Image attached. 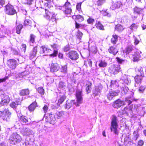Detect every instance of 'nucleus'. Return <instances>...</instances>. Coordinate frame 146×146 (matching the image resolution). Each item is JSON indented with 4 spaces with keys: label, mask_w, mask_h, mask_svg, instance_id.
I'll return each instance as SVG.
<instances>
[{
    "label": "nucleus",
    "mask_w": 146,
    "mask_h": 146,
    "mask_svg": "<svg viewBox=\"0 0 146 146\" xmlns=\"http://www.w3.org/2000/svg\"><path fill=\"white\" fill-rule=\"evenodd\" d=\"M29 94V91L28 89L23 90L20 92V94L21 96L27 95Z\"/></svg>",
    "instance_id": "obj_35"
},
{
    "label": "nucleus",
    "mask_w": 146,
    "mask_h": 146,
    "mask_svg": "<svg viewBox=\"0 0 146 146\" xmlns=\"http://www.w3.org/2000/svg\"><path fill=\"white\" fill-rule=\"evenodd\" d=\"M35 37V36L33 34H31L30 35V43L31 46H32L33 43L34 42Z\"/></svg>",
    "instance_id": "obj_39"
},
{
    "label": "nucleus",
    "mask_w": 146,
    "mask_h": 146,
    "mask_svg": "<svg viewBox=\"0 0 146 146\" xmlns=\"http://www.w3.org/2000/svg\"><path fill=\"white\" fill-rule=\"evenodd\" d=\"M22 140L21 137L17 133L12 134L10 136L9 142L11 144L15 145L19 143Z\"/></svg>",
    "instance_id": "obj_3"
},
{
    "label": "nucleus",
    "mask_w": 146,
    "mask_h": 146,
    "mask_svg": "<svg viewBox=\"0 0 146 146\" xmlns=\"http://www.w3.org/2000/svg\"><path fill=\"white\" fill-rule=\"evenodd\" d=\"M117 61L119 63H121L123 62L124 61V60L120 59L119 57L116 58Z\"/></svg>",
    "instance_id": "obj_59"
},
{
    "label": "nucleus",
    "mask_w": 146,
    "mask_h": 146,
    "mask_svg": "<svg viewBox=\"0 0 146 146\" xmlns=\"http://www.w3.org/2000/svg\"><path fill=\"white\" fill-rule=\"evenodd\" d=\"M119 81L123 84H125L127 85L129 84L131 82L129 76L125 74L122 75Z\"/></svg>",
    "instance_id": "obj_8"
},
{
    "label": "nucleus",
    "mask_w": 146,
    "mask_h": 146,
    "mask_svg": "<svg viewBox=\"0 0 146 146\" xmlns=\"http://www.w3.org/2000/svg\"><path fill=\"white\" fill-rule=\"evenodd\" d=\"M145 87L143 86H141L139 89V92L140 93H143L145 90Z\"/></svg>",
    "instance_id": "obj_58"
},
{
    "label": "nucleus",
    "mask_w": 146,
    "mask_h": 146,
    "mask_svg": "<svg viewBox=\"0 0 146 146\" xmlns=\"http://www.w3.org/2000/svg\"><path fill=\"white\" fill-rule=\"evenodd\" d=\"M122 5L121 2L120 1H118L112 3L111 8L113 10H115L116 9L119 8Z\"/></svg>",
    "instance_id": "obj_17"
},
{
    "label": "nucleus",
    "mask_w": 146,
    "mask_h": 146,
    "mask_svg": "<svg viewBox=\"0 0 146 146\" xmlns=\"http://www.w3.org/2000/svg\"><path fill=\"white\" fill-rule=\"evenodd\" d=\"M76 18L79 21H82L84 20V18L80 15L76 16Z\"/></svg>",
    "instance_id": "obj_50"
},
{
    "label": "nucleus",
    "mask_w": 146,
    "mask_h": 146,
    "mask_svg": "<svg viewBox=\"0 0 146 146\" xmlns=\"http://www.w3.org/2000/svg\"><path fill=\"white\" fill-rule=\"evenodd\" d=\"M138 25L135 24L133 23L130 26L129 28L131 30L135 31L138 28Z\"/></svg>",
    "instance_id": "obj_43"
},
{
    "label": "nucleus",
    "mask_w": 146,
    "mask_h": 146,
    "mask_svg": "<svg viewBox=\"0 0 146 146\" xmlns=\"http://www.w3.org/2000/svg\"><path fill=\"white\" fill-rule=\"evenodd\" d=\"M140 56L138 52H136L133 55V60L134 61H137L140 58Z\"/></svg>",
    "instance_id": "obj_26"
},
{
    "label": "nucleus",
    "mask_w": 146,
    "mask_h": 146,
    "mask_svg": "<svg viewBox=\"0 0 146 146\" xmlns=\"http://www.w3.org/2000/svg\"><path fill=\"white\" fill-rule=\"evenodd\" d=\"M115 46H111L108 49L109 52L110 53L115 55L118 52V50L116 49Z\"/></svg>",
    "instance_id": "obj_19"
},
{
    "label": "nucleus",
    "mask_w": 146,
    "mask_h": 146,
    "mask_svg": "<svg viewBox=\"0 0 146 146\" xmlns=\"http://www.w3.org/2000/svg\"><path fill=\"white\" fill-rule=\"evenodd\" d=\"M102 13L103 14V15L104 16H107L108 17H110L111 16V15L110 13H108L107 11H102Z\"/></svg>",
    "instance_id": "obj_48"
},
{
    "label": "nucleus",
    "mask_w": 146,
    "mask_h": 146,
    "mask_svg": "<svg viewBox=\"0 0 146 146\" xmlns=\"http://www.w3.org/2000/svg\"><path fill=\"white\" fill-rule=\"evenodd\" d=\"M125 101L128 103V105H129L130 104L132 101L131 100V98L129 97H126L125 98Z\"/></svg>",
    "instance_id": "obj_49"
},
{
    "label": "nucleus",
    "mask_w": 146,
    "mask_h": 146,
    "mask_svg": "<svg viewBox=\"0 0 146 146\" xmlns=\"http://www.w3.org/2000/svg\"><path fill=\"white\" fill-rule=\"evenodd\" d=\"M49 122L50 123L54 124L56 119L55 115L52 114H50L49 115Z\"/></svg>",
    "instance_id": "obj_22"
},
{
    "label": "nucleus",
    "mask_w": 146,
    "mask_h": 146,
    "mask_svg": "<svg viewBox=\"0 0 146 146\" xmlns=\"http://www.w3.org/2000/svg\"><path fill=\"white\" fill-rule=\"evenodd\" d=\"M36 127L38 128V130L40 132L42 131V127L39 124H38L36 125Z\"/></svg>",
    "instance_id": "obj_60"
},
{
    "label": "nucleus",
    "mask_w": 146,
    "mask_h": 146,
    "mask_svg": "<svg viewBox=\"0 0 146 146\" xmlns=\"http://www.w3.org/2000/svg\"><path fill=\"white\" fill-rule=\"evenodd\" d=\"M25 1L24 2L25 3L28 4H31L32 3L33 0H25Z\"/></svg>",
    "instance_id": "obj_63"
},
{
    "label": "nucleus",
    "mask_w": 146,
    "mask_h": 146,
    "mask_svg": "<svg viewBox=\"0 0 146 146\" xmlns=\"http://www.w3.org/2000/svg\"><path fill=\"white\" fill-rule=\"evenodd\" d=\"M61 72L64 74H66L67 72V66L65 65L62 66L60 69Z\"/></svg>",
    "instance_id": "obj_34"
},
{
    "label": "nucleus",
    "mask_w": 146,
    "mask_h": 146,
    "mask_svg": "<svg viewBox=\"0 0 146 146\" xmlns=\"http://www.w3.org/2000/svg\"><path fill=\"white\" fill-rule=\"evenodd\" d=\"M124 29L123 27L120 25H117L115 26V29L118 31L120 32L122 31Z\"/></svg>",
    "instance_id": "obj_40"
},
{
    "label": "nucleus",
    "mask_w": 146,
    "mask_h": 146,
    "mask_svg": "<svg viewBox=\"0 0 146 146\" xmlns=\"http://www.w3.org/2000/svg\"><path fill=\"white\" fill-rule=\"evenodd\" d=\"M82 35V33L81 32H80L79 31H78L77 33V36L78 38L79 39H80Z\"/></svg>",
    "instance_id": "obj_51"
},
{
    "label": "nucleus",
    "mask_w": 146,
    "mask_h": 146,
    "mask_svg": "<svg viewBox=\"0 0 146 146\" xmlns=\"http://www.w3.org/2000/svg\"><path fill=\"white\" fill-rule=\"evenodd\" d=\"M70 48L69 45H67L64 48V50L65 52H67L70 50Z\"/></svg>",
    "instance_id": "obj_57"
},
{
    "label": "nucleus",
    "mask_w": 146,
    "mask_h": 146,
    "mask_svg": "<svg viewBox=\"0 0 146 146\" xmlns=\"http://www.w3.org/2000/svg\"><path fill=\"white\" fill-rule=\"evenodd\" d=\"M139 137V134L137 131H134L132 136V140L136 141Z\"/></svg>",
    "instance_id": "obj_32"
},
{
    "label": "nucleus",
    "mask_w": 146,
    "mask_h": 146,
    "mask_svg": "<svg viewBox=\"0 0 146 146\" xmlns=\"http://www.w3.org/2000/svg\"><path fill=\"white\" fill-rule=\"evenodd\" d=\"M118 36L116 35H112V38L111 39V42L113 44H116L118 40Z\"/></svg>",
    "instance_id": "obj_29"
},
{
    "label": "nucleus",
    "mask_w": 146,
    "mask_h": 146,
    "mask_svg": "<svg viewBox=\"0 0 146 146\" xmlns=\"http://www.w3.org/2000/svg\"><path fill=\"white\" fill-rule=\"evenodd\" d=\"M31 131L29 128H26L24 129L23 131H22L23 134L24 135H29L31 133Z\"/></svg>",
    "instance_id": "obj_36"
},
{
    "label": "nucleus",
    "mask_w": 146,
    "mask_h": 146,
    "mask_svg": "<svg viewBox=\"0 0 146 146\" xmlns=\"http://www.w3.org/2000/svg\"><path fill=\"white\" fill-rule=\"evenodd\" d=\"M66 113V112L63 111H57L55 113V116L57 119H60L62 118Z\"/></svg>",
    "instance_id": "obj_16"
},
{
    "label": "nucleus",
    "mask_w": 146,
    "mask_h": 146,
    "mask_svg": "<svg viewBox=\"0 0 146 146\" xmlns=\"http://www.w3.org/2000/svg\"><path fill=\"white\" fill-rule=\"evenodd\" d=\"M8 66L12 69H15L17 65L16 60L14 59H10L8 60L7 62Z\"/></svg>",
    "instance_id": "obj_11"
},
{
    "label": "nucleus",
    "mask_w": 146,
    "mask_h": 146,
    "mask_svg": "<svg viewBox=\"0 0 146 146\" xmlns=\"http://www.w3.org/2000/svg\"><path fill=\"white\" fill-rule=\"evenodd\" d=\"M119 92V91L118 90L115 91L111 90L107 95L108 99L109 100H111L114 97L118 95Z\"/></svg>",
    "instance_id": "obj_10"
},
{
    "label": "nucleus",
    "mask_w": 146,
    "mask_h": 146,
    "mask_svg": "<svg viewBox=\"0 0 146 146\" xmlns=\"http://www.w3.org/2000/svg\"><path fill=\"white\" fill-rule=\"evenodd\" d=\"M143 77V76H141L137 75L135 77V81L136 83L135 84V87H137L138 86V85L139 84H140L142 79Z\"/></svg>",
    "instance_id": "obj_18"
},
{
    "label": "nucleus",
    "mask_w": 146,
    "mask_h": 146,
    "mask_svg": "<svg viewBox=\"0 0 146 146\" xmlns=\"http://www.w3.org/2000/svg\"><path fill=\"white\" fill-rule=\"evenodd\" d=\"M58 53V51L56 50H54V52L53 54H51L50 55V57H54L56 56L57 54Z\"/></svg>",
    "instance_id": "obj_53"
},
{
    "label": "nucleus",
    "mask_w": 146,
    "mask_h": 146,
    "mask_svg": "<svg viewBox=\"0 0 146 146\" xmlns=\"http://www.w3.org/2000/svg\"><path fill=\"white\" fill-rule=\"evenodd\" d=\"M102 85H99L96 88V91L98 92H100V91L102 89Z\"/></svg>",
    "instance_id": "obj_54"
},
{
    "label": "nucleus",
    "mask_w": 146,
    "mask_h": 146,
    "mask_svg": "<svg viewBox=\"0 0 146 146\" xmlns=\"http://www.w3.org/2000/svg\"><path fill=\"white\" fill-rule=\"evenodd\" d=\"M65 8L64 12L65 14L67 16L71 17L72 16V10L71 9V5L68 2L66 3L64 5V6Z\"/></svg>",
    "instance_id": "obj_7"
},
{
    "label": "nucleus",
    "mask_w": 146,
    "mask_h": 146,
    "mask_svg": "<svg viewBox=\"0 0 146 146\" xmlns=\"http://www.w3.org/2000/svg\"><path fill=\"white\" fill-rule=\"evenodd\" d=\"M37 46L34 47L33 50L30 52L29 58L31 60H34L35 59L36 54L37 52Z\"/></svg>",
    "instance_id": "obj_14"
},
{
    "label": "nucleus",
    "mask_w": 146,
    "mask_h": 146,
    "mask_svg": "<svg viewBox=\"0 0 146 146\" xmlns=\"http://www.w3.org/2000/svg\"><path fill=\"white\" fill-rule=\"evenodd\" d=\"M90 50L94 53H96L97 51V48L94 46H93L90 48Z\"/></svg>",
    "instance_id": "obj_47"
},
{
    "label": "nucleus",
    "mask_w": 146,
    "mask_h": 146,
    "mask_svg": "<svg viewBox=\"0 0 146 146\" xmlns=\"http://www.w3.org/2000/svg\"><path fill=\"white\" fill-rule=\"evenodd\" d=\"M11 113L8 108L0 111V117L3 120L8 121L11 116Z\"/></svg>",
    "instance_id": "obj_2"
},
{
    "label": "nucleus",
    "mask_w": 146,
    "mask_h": 146,
    "mask_svg": "<svg viewBox=\"0 0 146 146\" xmlns=\"http://www.w3.org/2000/svg\"><path fill=\"white\" fill-rule=\"evenodd\" d=\"M20 103L21 102H20V100H19L18 102L16 101V102H12L10 104V106L11 107L13 108H15L17 107V105L20 104Z\"/></svg>",
    "instance_id": "obj_37"
},
{
    "label": "nucleus",
    "mask_w": 146,
    "mask_h": 146,
    "mask_svg": "<svg viewBox=\"0 0 146 146\" xmlns=\"http://www.w3.org/2000/svg\"><path fill=\"white\" fill-rule=\"evenodd\" d=\"M36 104V103L35 102H34L29 106L28 109L31 112L34 110L37 106Z\"/></svg>",
    "instance_id": "obj_23"
},
{
    "label": "nucleus",
    "mask_w": 146,
    "mask_h": 146,
    "mask_svg": "<svg viewBox=\"0 0 146 146\" xmlns=\"http://www.w3.org/2000/svg\"><path fill=\"white\" fill-rule=\"evenodd\" d=\"M129 134L127 135L124 139V142L125 144H127L129 143V142H131L132 140L130 138Z\"/></svg>",
    "instance_id": "obj_27"
},
{
    "label": "nucleus",
    "mask_w": 146,
    "mask_h": 146,
    "mask_svg": "<svg viewBox=\"0 0 146 146\" xmlns=\"http://www.w3.org/2000/svg\"><path fill=\"white\" fill-rule=\"evenodd\" d=\"M94 21V19L90 18L88 19L87 20V21L88 22V23L90 24H92Z\"/></svg>",
    "instance_id": "obj_56"
},
{
    "label": "nucleus",
    "mask_w": 146,
    "mask_h": 146,
    "mask_svg": "<svg viewBox=\"0 0 146 146\" xmlns=\"http://www.w3.org/2000/svg\"><path fill=\"white\" fill-rule=\"evenodd\" d=\"M138 71L140 72L141 74V76H144L143 72V68L141 67H140L138 69Z\"/></svg>",
    "instance_id": "obj_52"
},
{
    "label": "nucleus",
    "mask_w": 146,
    "mask_h": 146,
    "mask_svg": "<svg viewBox=\"0 0 146 146\" xmlns=\"http://www.w3.org/2000/svg\"><path fill=\"white\" fill-rule=\"evenodd\" d=\"M1 101L0 102V105H5L8 104L10 100L8 95L6 94H2L1 96Z\"/></svg>",
    "instance_id": "obj_9"
},
{
    "label": "nucleus",
    "mask_w": 146,
    "mask_h": 146,
    "mask_svg": "<svg viewBox=\"0 0 146 146\" xmlns=\"http://www.w3.org/2000/svg\"><path fill=\"white\" fill-rule=\"evenodd\" d=\"M17 115L18 117H20V119L21 121L23 122L26 123L28 122V118L24 116H21L20 115V111H17Z\"/></svg>",
    "instance_id": "obj_21"
},
{
    "label": "nucleus",
    "mask_w": 146,
    "mask_h": 146,
    "mask_svg": "<svg viewBox=\"0 0 146 146\" xmlns=\"http://www.w3.org/2000/svg\"><path fill=\"white\" fill-rule=\"evenodd\" d=\"M99 66L101 67H106L107 65V63L104 61H101L99 63Z\"/></svg>",
    "instance_id": "obj_42"
},
{
    "label": "nucleus",
    "mask_w": 146,
    "mask_h": 146,
    "mask_svg": "<svg viewBox=\"0 0 146 146\" xmlns=\"http://www.w3.org/2000/svg\"><path fill=\"white\" fill-rule=\"evenodd\" d=\"M117 86V81L116 80H112L111 81L110 87L111 88H114Z\"/></svg>",
    "instance_id": "obj_41"
},
{
    "label": "nucleus",
    "mask_w": 146,
    "mask_h": 146,
    "mask_svg": "<svg viewBox=\"0 0 146 146\" xmlns=\"http://www.w3.org/2000/svg\"><path fill=\"white\" fill-rule=\"evenodd\" d=\"M143 11L142 9L139 8L137 7H135L134 8V12L138 14H140Z\"/></svg>",
    "instance_id": "obj_30"
},
{
    "label": "nucleus",
    "mask_w": 146,
    "mask_h": 146,
    "mask_svg": "<svg viewBox=\"0 0 146 146\" xmlns=\"http://www.w3.org/2000/svg\"><path fill=\"white\" fill-rule=\"evenodd\" d=\"M43 110L44 111V113H46L48 109V107L46 105L44 106V107H43Z\"/></svg>",
    "instance_id": "obj_64"
},
{
    "label": "nucleus",
    "mask_w": 146,
    "mask_h": 146,
    "mask_svg": "<svg viewBox=\"0 0 146 146\" xmlns=\"http://www.w3.org/2000/svg\"><path fill=\"white\" fill-rule=\"evenodd\" d=\"M66 98L65 96L63 95L61 96L58 100V102L57 103L58 106H59L60 104H62Z\"/></svg>",
    "instance_id": "obj_31"
},
{
    "label": "nucleus",
    "mask_w": 146,
    "mask_h": 146,
    "mask_svg": "<svg viewBox=\"0 0 146 146\" xmlns=\"http://www.w3.org/2000/svg\"><path fill=\"white\" fill-rule=\"evenodd\" d=\"M23 26L21 24H19L17 25L16 27V33L18 34H20Z\"/></svg>",
    "instance_id": "obj_33"
},
{
    "label": "nucleus",
    "mask_w": 146,
    "mask_h": 146,
    "mask_svg": "<svg viewBox=\"0 0 146 146\" xmlns=\"http://www.w3.org/2000/svg\"><path fill=\"white\" fill-rule=\"evenodd\" d=\"M118 125L117 119L115 116H113L111 119L110 129L111 131H113L115 134H117L118 132L117 130Z\"/></svg>",
    "instance_id": "obj_4"
},
{
    "label": "nucleus",
    "mask_w": 146,
    "mask_h": 146,
    "mask_svg": "<svg viewBox=\"0 0 146 146\" xmlns=\"http://www.w3.org/2000/svg\"><path fill=\"white\" fill-rule=\"evenodd\" d=\"M82 92L81 91L77 90L76 93L77 102H75V100H73L70 101H67L66 104L64 105L65 109L68 110L74 105L77 106H79L80 104H81L82 102L83 98Z\"/></svg>",
    "instance_id": "obj_1"
},
{
    "label": "nucleus",
    "mask_w": 146,
    "mask_h": 146,
    "mask_svg": "<svg viewBox=\"0 0 146 146\" xmlns=\"http://www.w3.org/2000/svg\"><path fill=\"white\" fill-rule=\"evenodd\" d=\"M56 15L55 14H53L52 16L51 20L53 22L55 21L56 18L55 17Z\"/></svg>",
    "instance_id": "obj_62"
},
{
    "label": "nucleus",
    "mask_w": 146,
    "mask_h": 146,
    "mask_svg": "<svg viewBox=\"0 0 146 146\" xmlns=\"http://www.w3.org/2000/svg\"><path fill=\"white\" fill-rule=\"evenodd\" d=\"M29 72L28 71L26 70L18 74V77L21 78H24L27 76L29 74Z\"/></svg>",
    "instance_id": "obj_24"
},
{
    "label": "nucleus",
    "mask_w": 146,
    "mask_h": 146,
    "mask_svg": "<svg viewBox=\"0 0 146 146\" xmlns=\"http://www.w3.org/2000/svg\"><path fill=\"white\" fill-rule=\"evenodd\" d=\"M4 10L5 13L9 15H13L16 13L13 7L10 4L6 5Z\"/></svg>",
    "instance_id": "obj_5"
},
{
    "label": "nucleus",
    "mask_w": 146,
    "mask_h": 146,
    "mask_svg": "<svg viewBox=\"0 0 146 146\" xmlns=\"http://www.w3.org/2000/svg\"><path fill=\"white\" fill-rule=\"evenodd\" d=\"M50 50L49 49H47L44 46H42L40 47V52L41 54H44V55H46Z\"/></svg>",
    "instance_id": "obj_20"
},
{
    "label": "nucleus",
    "mask_w": 146,
    "mask_h": 146,
    "mask_svg": "<svg viewBox=\"0 0 146 146\" xmlns=\"http://www.w3.org/2000/svg\"><path fill=\"white\" fill-rule=\"evenodd\" d=\"M105 0H99L97 1V3L98 5H101L105 2Z\"/></svg>",
    "instance_id": "obj_55"
},
{
    "label": "nucleus",
    "mask_w": 146,
    "mask_h": 146,
    "mask_svg": "<svg viewBox=\"0 0 146 146\" xmlns=\"http://www.w3.org/2000/svg\"><path fill=\"white\" fill-rule=\"evenodd\" d=\"M121 90L123 93L126 94L128 92L129 89L127 87L125 86L121 88Z\"/></svg>",
    "instance_id": "obj_44"
},
{
    "label": "nucleus",
    "mask_w": 146,
    "mask_h": 146,
    "mask_svg": "<svg viewBox=\"0 0 146 146\" xmlns=\"http://www.w3.org/2000/svg\"><path fill=\"white\" fill-rule=\"evenodd\" d=\"M120 69V68L119 65L113 64L109 67L108 71L110 73L116 74L119 72Z\"/></svg>",
    "instance_id": "obj_6"
},
{
    "label": "nucleus",
    "mask_w": 146,
    "mask_h": 146,
    "mask_svg": "<svg viewBox=\"0 0 146 146\" xmlns=\"http://www.w3.org/2000/svg\"><path fill=\"white\" fill-rule=\"evenodd\" d=\"M133 50V48L131 46H127L125 50L123 51V52L125 53L126 54H129Z\"/></svg>",
    "instance_id": "obj_28"
},
{
    "label": "nucleus",
    "mask_w": 146,
    "mask_h": 146,
    "mask_svg": "<svg viewBox=\"0 0 146 146\" xmlns=\"http://www.w3.org/2000/svg\"><path fill=\"white\" fill-rule=\"evenodd\" d=\"M31 21L30 20H26L24 22V24L25 25H29L31 26Z\"/></svg>",
    "instance_id": "obj_45"
},
{
    "label": "nucleus",
    "mask_w": 146,
    "mask_h": 146,
    "mask_svg": "<svg viewBox=\"0 0 146 146\" xmlns=\"http://www.w3.org/2000/svg\"><path fill=\"white\" fill-rule=\"evenodd\" d=\"M125 103L124 101H122L119 99L114 102L113 106L114 108L117 109L122 106L125 105Z\"/></svg>",
    "instance_id": "obj_12"
},
{
    "label": "nucleus",
    "mask_w": 146,
    "mask_h": 146,
    "mask_svg": "<svg viewBox=\"0 0 146 146\" xmlns=\"http://www.w3.org/2000/svg\"><path fill=\"white\" fill-rule=\"evenodd\" d=\"M96 26L98 29L102 30H104V27L100 22L97 23L96 24Z\"/></svg>",
    "instance_id": "obj_38"
},
{
    "label": "nucleus",
    "mask_w": 146,
    "mask_h": 146,
    "mask_svg": "<svg viewBox=\"0 0 146 146\" xmlns=\"http://www.w3.org/2000/svg\"><path fill=\"white\" fill-rule=\"evenodd\" d=\"M60 67L57 63H52L50 66V71L54 72L57 71L59 69Z\"/></svg>",
    "instance_id": "obj_15"
},
{
    "label": "nucleus",
    "mask_w": 146,
    "mask_h": 146,
    "mask_svg": "<svg viewBox=\"0 0 146 146\" xmlns=\"http://www.w3.org/2000/svg\"><path fill=\"white\" fill-rule=\"evenodd\" d=\"M92 86V83L90 82H87L86 84V91L87 94L90 93L91 92V87Z\"/></svg>",
    "instance_id": "obj_25"
},
{
    "label": "nucleus",
    "mask_w": 146,
    "mask_h": 146,
    "mask_svg": "<svg viewBox=\"0 0 146 146\" xmlns=\"http://www.w3.org/2000/svg\"><path fill=\"white\" fill-rule=\"evenodd\" d=\"M37 91L38 92L41 94H43L44 93V90L42 87L38 88Z\"/></svg>",
    "instance_id": "obj_46"
},
{
    "label": "nucleus",
    "mask_w": 146,
    "mask_h": 146,
    "mask_svg": "<svg viewBox=\"0 0 146 146\" xmlns=\"http://www.w3.org/2000/svg\"><path fill=\"white\" fill-rule=\"evenodd\" d=\"M144 143L143 141L142 140H140L138 142L137 146H142Z\"/></svg>",
    "instance_id": "obj_61"
},
{
    "label": "nucleus",
    "mask_w": 146,
    "mask_h": 146,
    "mask_svg": "<svg viewBox=\"0 0 146 146\" xmlns=\"http://www.w3.org/2000/svg\"><path fill=\"white\" fill-rule=\"evenodd\" d=\"M68 54L69 57L72 60H76L78 58V54L76 51H71Z\"/></svg>",
    "instance_id": "obj_13"
}]
</instances>
